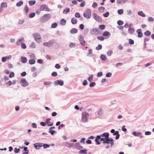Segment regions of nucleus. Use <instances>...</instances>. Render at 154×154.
I'll return each mask as SVG.
<instances>
[{
	"mask_svg": "<svg viewBox=\"0 0 154 154\" xmlns=\"http://www.w3.org/2000/svg\"><path fill=\"white\" fill-rule=\"evenodd\" d=\"M89 114L85 112H83L82 113V121L83 122H88V116Z\"/></svg>",
	"mask_w": 154,
	"mask_h": 154,
	"instance_id": "obj_1",
	"label": "nucleus"
},
{
	"mask_svg": "<svg viewBox=\"0 0 154 154\" xmlns=\"http://www.w3.org/2000/svg\"><path fill=\"white\" fill-rule=\"evenodd\" d=\"M84 17L87 19H90L91 16V11L90 9H87L83 13Z\"/></svg>",
	"mask_w": 154,
	"mask_h": 154,
	"instance_id": "obj_2",
	"label": "nucleus"
},
{
	"mask_svg": "<svg viewBox=\"0 0 154 154\" xmlns=\"http://www.w3.org/2000/svg\"><path fill=\"white\" fill-rule=\"evenodd\" d=\"M33 36L35 40L38 43H40L41 42V37L40 35L38 33H35L33 34Z\"/></svg>",
	"mask_w": 154,
	"mask_h": 154,
	"instance_id": "obj_3",
	"label": "nucleus"
},
{
	"mask_svg": "<svg viewBox=\"0 0 154 154\" xmlns=\"http://www.w3.org/2000/svg\"><path fill=\"white\" fill-rule=\"evenodd\" d=\"M51 17V15L50 14H46L42 16L41 18V20L42 22H45L49 19Z\"/></svg>",
	"mask_w": 154,
	"mask_h": 154,
	"instance_id": "obj_4",
	"label": "nucleus"
},
{
	"mask_svg": "<svg viewBox=\"0 0 154 154\" xmlns=\"http://www.w3.org/2000/svg\"><path fill=\"white\" fill-rule=\"evenodd\" d=\"M92 16L93 18L97 22H101L102 21V20L101 17L97 15L96 13H94L92 14Z\"/></svg>",
	"mask_w": 154,
	"mask_h": 154,
	"instance_id": "obj_5",
	"label": "nucleus"
},
{
	"mask_svg": "<svg viewBox=\"0 0 154 154\" xmlns=\"http://www.w3.org/2000/svg\"><path fill=\"white\" fill-rule=\"evenodd\" d=\"M91 34L98 35L100 34V31L97 28H95L91 29L90 31Z\"/></svg>",
	"mask_w": 154,
	"mask_h": 154,
	"instance_id": "obj_6",
	"label": "nucleus"
},
{
	"mask_svg": "<svg viewBox=\"0 0 154 154\" xmlns=\"http://www.w3.org/2000/svg\"><path fill=\"white\" fill-rule=\"evenodd\" d=\"M20 84L22 86L24 87L27 86L29 85L28 82L25 79H21Z\"/></svg>",
	"mask_w": 154,
	"mask_h": 154,
	"instance_id": "obj_7",
	"label": "nucleus"
},
{
	"mask_svg": "<svg viewBox=\"0 0 154 154\" xmlns=\"http://www.w3.org/2000/svg\"><path fill=\"white\" fill-rule=\"evenodd\" d=\"M40 10L41 11H50V9L48 6L45 5H42L40 7Z\"/></svg>",
	"mask_w": 154,
	"mask_h": 154,
	"instance_id": "obj_8",
	"label": "nucleus"
},
{
	"mask_svg": "<svg viewBox=\"0 0 154 154\" xmlns=\"http://www.w3.org/2000/svg\"><path fill=\"white\" fill-rule=\"evenodd\" d=\"M43 143H37L34 144V147L36 149H39L42 146Z\"/></svg>",
	"mask_w": 154,
	"mask_h": 154,
	"instance_id": "obj_9",
	"label": "nucleus"
},
{
	"mask_svg": "<svg viewBox=\"0 0 154 154\" xmlns=\"http://www.w3.org/2000/svg\"><path fill=\"white\" fill-rule=\"evenodd\" d=\"M79 39L81 44L83 46H84L85 43V42L84 39V38L82 35H80L79 37Z\"/></svg>",
	"mask_w": 154,
	"mask_h": 154,
	"instance_id": "obj_10",
	"label": "nucleus"
},
{
	"mask_svg": "<svg viewBox=\"0 0 154 154\" xmlns=\"http://www.w3.org/2000/svg\"><path fill=\"white\" fill-rule=\"evenodd\" d=\"M54 43V42L53 41L50 40L48 42H45L43 43L44 46H48V47H50L52 46Z\"/></svg>",
	"mask_w": 154,
	"mask_h": 154,
	"instance_id": "obj_11",
	"label": "nucleus"
},
{
	"mask_svg": "<svg viewBox=\"0 0 154 154\" xmlns=\"http://www.w3.org/2000/svg\"><path fill=\"white\" fill-rule=\"evenodd\" d=\"M54 83L55 85H59L60 86H62L63 85V81L60 80H56Z\"/></svg>",
	"mask_w": 154,
	"mask_h": 154,
	"instance_id": "obj_12",
	"label": "nucleus"
},
{
	"mask_svg": "<svg viewBox=\"0 0 154 154\" xmlns=\"http://www.w3.org/2000/svg\"><path fill=\"white\" fill-rule=\"evenodd\" d=\"M24 41V38L23 37L21 38V39H19L16 42V45H20V44L22 43Z\"/></svg>",
	"mask_w": 154,
	"mask_h": 154,
	"instance_id": "obj_13",
	"label": "nucleus"
},
{
	"mask_svg": "<svg viewBox=\"0 0 154 154\" xmlns=\"http://www.w3.org/2000/svg\"><path fill=\"white\" fill-rule=\"evenodd\" d=\"M137 32L138 34V36L139 38H141L143 36V34L141 32V30L139 29L137 30L136 31Z\"/></svg>",
	"mask_w": 154,
	"mask_h": 154,
	"instance_id": "obj_14",
	"label": "nucleus"
},
{
	"mask_svg": "<svg viewBox=\"0 0 154 154\" xmlns=\"http://www.w3.org/2000/svg\"><path fill=\"white\" fill-rule=\"evenodd\" d=\"M29 11V8L27 5L25 6L24 9L23 10V12L25 15H26Z\"/></svg>",
	"mask_w": 154,
	"mask_h": 154,
	"instance_id": "obj_15",
	"label": "nucleus"
},
{
	"mask_svg": "<svg viewBox=\"0 0 154 154\" xmlns=\"http://www.w3.org/2000/svg\"><path fill=\"white\" fill-rule=\"evenodd\" d=\"M109 134L108 132H105L103 133L102 134H101V137H105V138L106 139L109 138Z\"/></svg>",
	"mask_w": 154,
	"mask_h": 154,
	"instance_id": "obj_16",
	"label": "nucleus"
},
{
	"mask_svg": "<svg viewBox=\"0 0 154 154\" xmlns=\"http://www.w3.org/2000/svg\"><path fill=\"white\" fill-rule=\"evenodd\" d=\"M132 134L134 136L138 137L141 135V133L139 132H136L135 131H133L132 132Z\"/></svg>",
	"mask_w": 154,
	"mask_h": 154,
	"instance_id": "obj_17",
	"label": "nucleus"
},
{
	"mask_svg": "<svg viewBox=\"0 0 154 154\" xmlns=\"http://www.w3.org/2000/svg\"><path fill=\"white\" fill-rule=\"evenodd\" d=\"M127 0H117V3L119 4L122 5L126 2Z\"/></svg>",
	"mask_w": 154,
	"mask_h": 154,
	"instance_id": "obj_18",
	"label": "nucleus"
},
{
	"mask_svg": "<svg viewBox=\"0 0 154 154\" xmlns=\"http://www.w3.org/2000/svg\"><path fill=\"white\" fill-rule=\"evenodd\" d=\"M77 29L75 28L72 29L70 31V32L71 34H75L77 33Z\"/></svg>",
	"mask_w": 154,
	"mask_h": 154,
	"instance_id": "obj_19",
	"label": "nucleus"
},
{
	"mask_svg": "<svg viewBox=\"0 0 154 154\" xmlns=\"http://www.w3.org/2000/svg\"><path fill=\"white\" fill-rule=\"evenodd\" d=\"M128 32L130 34H132L134 31V28L132 27H129L128 29Z\"/></svg>",
	"mask_w": 154,
	"mask_h": 154,
	"instance_id": "obj_20",
	"label": "nucleus"
},
{
	"mask_svg": "<svg viewBox=\"0 0 154 154\" xmlns=\"http://www.w3.org/2000/svg\"><path fill=\"white\" fill-rule=\"evenodd\" d=\"M21 62L24 63H26L27 61L26 58L24 57H21Z\"/></svg>",
	"mask_w": 154,
	"mask_h": 154,
	"instance_id": "obj_21",
	"label": "nucleus"
},
{
	"mask_svg": "<svg viewBox=\"0 0 154 154\" xmlns=\"http://www.w3.org/2000/svg\"><path fill=\"white\" fill-rule=\"evenodd\" d=\"M70 9L68 8H66L65 9H64L63 11V13L64 14H66L69 12Z\"/></svg>",
	"mask_w": 154,
	"mask_h": 154,
	"instance_id": "obj_22",
	"label": "nucleus"
},
{
	"mask_svg": "<svg viewBox=\"0 0 154 154\" xmlns=\"http://www.w3.org/2000/svg\"><path fill=\"white\" fill-rule=\"evenodd\" d=\"M103 114V111L102 109H100L97 111V115L99 116H101Z\"/></svg>",
	"mask_w": 154,
	"mask_h": 154,
	"instance_id": "obj_23",
	"label": "nucleus"
},
{
	"mask_svg": "<svg viewBox=\"0 0 154 154\" xmlns=\"http://www.w3.org/2000/svg\"><path fill=\"white\" fill-rule=\"evenodd\" d=\"M71 23L73 24H76L77 23V20L75 18H73L71 19Z\"/></svg>",
	"mask_w": 154,
	"mask_h": 154,
	"instance_id": "obj_24",
	"label": "nucleus"
},
{
	"mask_svg": "<svg viewBox=\"0 0 154 154\" xmlns=\"http://www.w3.org/2000/svg\"><path fill=\"white\" fill-rule=\"evenodd\" d=\"M138 14L140 16L142 17H145L146 16L145 14L143 13L142 11L138 12Z\"/></svg>",
	"mask_w": 154,
	"mask_h": 154,
	"instance_id": "obj_25",
	"label": "nucleus"
},
{
	"mask_svg": "<svg viewBox=\"0 0 154 154\" xmlns=\"http://www.w3.org/2000/svg\"><path fill=\"white\" fill-rule=\"evenodd\" d=\"M7 5L6 2H2L1 4V7L3 9L4 8H6Z\"/></svg>",
	"mask_w": 154,
	"mask_h": 154,
	"instance_id": "obj_26",
	"label": "nucleus"
},
{
	"mask_svg": "<svg viewBox=\"0 0 154 154\" xmlns=\"http://www.w3.org/2000/svg\"><path fill=\"white\" fill-rule=\"evenodd\" d=\"M75 147L77 148H82V147L80 145L79 143H76L75 144Z\"/></svg>",
	"mask_w": 154,
	"mask_h": 154,
	"instance_id": "obj_27",
	"label": "nucleus"
},
{
	"mask_svg": "<svg viewBox=\"0 0 154 154\" xmlns=\"http://www.w3.org/2000/svg\"><path fill=\"white\" fill-rule=\"evenodd\" d=\"M23 4V2L21 1H20L16 4V6L17 7H19L21 6Z\"/></svg>",
	"mask_w": 154,
	"mask_h": 154,
	"instance_id": "obj_28",
	"label": "nucleus"
},
{
	"mask_svg": "<svg viewBox=\"0 0 154 154\" xmlns=\"http://www.w3.org/2000/svg\"><path fill=\"white\" fill-rule=\"evenodd\" d=\"M35 0H30L29 1V3L30 6H32L35 4Z\"/></svg>",
	"mask_w": 154,
	"mask_h": 154,
	"instance_id": "obj_29",
	"label": "nucleus"
},
{
	"mask_svg": "<svg viewBox=\"0 0 154 154\" xmlns=\"http://www.w3.org/2000/svg\"><path fill=\"white\" fill-rule=\"evenodd\" d=\"M66 21L63 19H62L60 21V23L63 25H65L66 23Z\"/></svg>",
	"mask_w": 154,
	"mask_h": 154,
	"instance_id": "obj_30",
	"label": "nucleus"
},
{
	"mask_svg": "<svg viewBox=\"0 0 154 154\" xmlns=\"http://www.w3.org/2000/svg\"><path fill=\"white\" fill-rule=\"evenodd\" d=\"M111 138H108L106 139V140H105V141L103 142V143H107V144H109L110 143V141H109L110 139H111Z\"/></svg>",
	"mask_w": 154,
	"mask_h": 154,
	"instance_id": "obj_31",
	"label": "nucleus"
},
{
	"mask_svg": "<svg viewBox=\"0 0 154 154\" xmlns=\"http://www.w3.org/2000/svg\"><path fill=\"white\" fill-rule=\"evenodd\" d=\"M144 34L146 36H149L151 34V32L149 30H147L144 33Z\"/></svg>",
	"mask_w": 154,
	"mask_h": 154,
	"instance_id": "obj_32",
	"label": "nucleus"
},
{
	"mask_svg": "<svg viewBox=\"0 0 154 154\" xmlns=\"http://www.w3.org/2000/svg\"><path fill=\"white\" fill-rule=\"evenodd\" d=\"M35 63V61L34 59H32L29 60V63L31 65Z\"/></svg>",
	"mask_w": 154,
	"mask_h": 154,
	"instance_id": "obj_33",
	"label": "nucleus"
},
{
	"mask_svg": "<svg viewBox=\"0 0 154 154\" xmlns=\"http://www.w3.org/2000/svg\"><path fill=\"white\" fill-rule=\"evenodd\" d=\"M105 8L104 7H101L98 8V10L101 12H103Z\"/></svg>",
	"mask_w": 154,
	"mask_h": 154,
	"instance_id": "obj_34",
	"label": "nucleus"
},
{
	"mask_svg": "<svg viewBox=\"0 0 154 154\" xmlns=\"http://www.w3.org/2000/svg\"><path fill=\"white\" fill-rule=\"evenodd\" d=\"M30 47L32 48H35V44L34 42H32L29 46Z\"/></svg>",
	"mask_w": 154,
	"mask_h": 154,
	"instance_id": "obj_35",
	"label": "nucleus"
},
{
	"mask_svg": "<svg viewBox=\"0 0 154 154\" xmlns=\"http://www.w3.org/2000/svg\"><path fill=\"white\" fill-rule=\"evenodd\" d=\"M99 27L100 29H104L105 28V26L104 25H100Z\"/></svg>",
	"mask_w": 154,
	"mask_h": 154,
	"instance_id": "obj_36",
	"label": "nucleus"
},
{
	"mask_svg": "<svg viewBox=\"0 0 154 154\" xmlns=\"http://www.w3.org/2000/svg\"><path fill=\"white\" fill-rule=\"evenodd\" d=\"M112 53V50H109L107 52V54L108 56H110Z\"/></svg>",
	"mask_w": 154,
	"mask_h": 154,
	"instance_id": "obj_37",
	"label": "nucleus"
},
{
	"mask_svg": "<svg viewBox=\"0 0 154 154\" xmlns=\"http://www.w3.org/2000/svg\"><path fill=\"white\" fill-rule=\"evenodd\" d=\"M118 13L120 15H121L123 14V11L122 9H120L118 11Z\"/></svg>",
	"mask_w": 154,
	"mask_h": 154,
	"instance_id": "obj_38",
	"label": "nucleus"
},
{
	"mask_svg": "<svg viewBox=\"0 0 154 154\" xmlns=\"http://www.w3.org/2000/svg\"><path fill=\"white\" fill-rule=\"evenodd\" d=\"M87 150L86 149L81 150L79 152V153L80 154H85L86 153Z\"/></svg>",
	"mask_w": 154,
	"mask_h": 154,
	"instance_id": "obj_39",
	"label": "nucleus"
},
{
	"mask_svg": "<svg viewBox=\"0 0 154 154\" xmlns=\"http://www.w3.org/2000/svg\"><path fill=\"white\" fill-rule=\"evenodd\" d=\"M101 59L103 61H105L106 60V57L104 55H102L101 56Z\"/></svg>",
	"mask_w": 154,
	"mask_h": 154,
	"instance_id": "obj_40",
	"label": "nucleus"
},
{
	"mask_svg": "<svg viewBox=\"0 0 154 154\" xmlns=\"http://www.w3.org/2000/svg\"><path fill=\"white\" fill-rule=\"evenodd\" d=\"M42 146H43L44 149H45L49 147L50 146V145L47 144H43Z\"/></svg>",
	"mask_w": 154,
	"mask_h": 154,
	"instance_id": "obj_41",
	"label": "nucleus"
},
{
	"mask_svg": "<svg viewBox=\"0 0 154 154\" xmlns=\"http://www.w3.org/2000/svg\"><path fill=\"white\" fill-rule=\"evenodd\" d=\"M109 34V33L108 31L105 32L103 34V35L104 36H107Z\"/></svg>",
	"mask_w": 154,
	"mask_h": 154,
	"instance_id": "obj_42",
	"label": "nucleus"
},
{
	"mask_svg": "<svg viewBox=\"0 0 154 154\" xmlns=\"http://www.w3.org/2000/svg\"><path fill=\"white\" fill-rule=\"evenodd\" d=\"M57 24L56 23H54L52 24L51 27L52 28H56L57 26Z\"/></svg>",
	"mask_w": 154,
	"mask_h": 154,
	"instance_id": "obj_43",
	"label": "nucleus"
},
{
	"mask_svg": "<svg viewBox=\"0 0 154 154\" xmlns=\"http://www.w3.org/2000/svg\"><path fill=\"white\" fill-rule=\"evenodd\" d=\"M93 75H91L88 78V81L89 82H91L93 80Z\"/></svg>",
	"mask_w": 154,
	"mask_h": 154,
	"instance_id": "obj_44",
	"label": "nucleus"
},
{
	"mask_svg": "<svg viewBox=\"0 0 154 154\" xmlns=\"http://www.w3.org/2000/svg\"><path fill=\"white\" fill-rule=\"evenodd\" d=\"M96 83L95 82H91L89 84V86L90 87H92L95 86Z\"/></svg>",
	"mask_w": 154,
	"mask_h": 154,
	"instance_id": "obj_45",
	"label": "nucleus"
},
{
	"mask_svg": "<svg viewBox=\"0 0 154 154\" xmlns=\"http://www.w3.org/2000/svg\"><path fill=\"white\" fill-rule=\"evenodd\" d=\"M109 15V12H107L106 13L103 14V15L104 17H108Z\"/></svg>",
	"mask_w": 154,
	"mask_h": 154,
	"instance_id": "obj_46",
	"label": "nucleus"
},
{
	"mask_svg": "<svg viewBox=\"0 0 154 154\" xmlns=\"http://www.w3.org/2000/svg\"><path fill=\"white\" fill-rule=\"evenodd\" d=\"M92 50L91 49H90L88 50V53L87 54V56H91L90 55L92 54Z\"/></svg>",
	"mask_w": 154,
	"mask_h": 154,
	"instance_id": "obj_47",
	"label": "nucleus"
},
{
	"mask_svg": "<svg viewBox=\"0 0 154 154\" xmlns=\"http://www.w3.org/2000/svg\"><path fill=\"white\" fill-rule=\"evenodd\" d=\"M117 24L119 25H121L123 24V22L121 20H119L117 21Z\"/></svg>",
	"mask_w": 154,
	"mask_h": 154,
	"instance_id": "obj_48",
	"label": "nucleus"
},
{
	"mask_svg": "<svg viewBox=\"0 0 154 154\" xmlns=\"http://www.w3.org/2000/svg\"><path fill=\"white\" fill-rule=\"evenodd\" d=\"M102 48V46L101 45H99L97 47H96V50H98L101 49Z\"/></svg>",
	"mask_w": 154,
	"mask_h": 154,
	"instance_id": "obj_49",
	"label": "nucleus"
},
{
	"mask_svg": "<svg viewBox=\"0 0 154 154\" xmlns=\"http://www.w3.org/2000/svg\"><path fill=\"white\" fill-rule=\"evenodd\" d=\"M49 133H50L52 135H53L56 132L54 131L51 129H49Z\"/></svg>",
	"mask_w": 154,
	"mask_h": 154,
	"instance_id": "obj_50",
	"label": "nucleus"
},
{
	"mask_svg": "<svg viewBox=\"0 0 154 154\" xmlns=\"http://www.w3.org/2000/svg\"><path fill=\"white\" fill-rule=\"evenodd\" d=\"M35 15V13H32L30 14L29 15V17L30 18H33L34 17Z\"/></svg>",
	"mask_w": 154,
	"mask_h": 154,
	"instance_id": "obj_51",
	"label": "nucleus"
},
{
	"mask_svg": "<svg viewBox=\"0 0 154 154\" xmlns=\"http://www.w3.org/2000/svg\"><path fill=\"white\" fill-rule=\"evenodd\" d=\"M51 120L50 118H48L46 120V123L48 126V125H49L50 124V121Z\"/></svg>",
	"mask_w": 154,
	"mask_h": 154,
	"instance_id": "obj_52",
	"label": "nucleus"
},
{
	"mask_svg": "<svg viewBox=\"0 0 154 154\" xmlns=\"http://www.w3.org/2000/svg\"><path fill=\"white\" fill-rule=\"evenodd\" d=\"M75 16L76 18H79L80 17V14L78 12L76 13Z\"/></svg>",
	"mask_w": 154,
	"mask_h": 154,
	"instance_id": "obj_53",
	"label": "nucleus"
},
{
	"mask_svg": "<svg viewBox=\"0 0 154 154\" xmlns=\"http://www.w3.org/2000/svg\"><path fill=\"white\" fill-rule=\"evenodd\" d=\"M97 38L99 40H100L101 41H103L104 39V38L103 36H98L97 37Z\"/></svg>",
	"mask_w": 154,
	"mask_h": 154,
	"instance_id": "obj_54",
	"label": "nucleus"
},
{
	"mask_svg": "<svg viewBox=\"0 0 154 154\" xmlns=\"http://www.w3.org/2000/svg\"><path fill=\"white\" fill-rule=\"evenodd\" d=\"M51 75L53 76L56 77L57 76V74L56 72H54L52 73Z\"/></svg>",
	"mask_w": 154,
	"mask_h": 154,
	"instance_id": "obj_55",
	"label": "nucleus"
},
{
	"mask_svg": "<svg viewBox=\"0 0 154 154\" xmlns=\"http://www.w3.org/2000/svg\"><path fill=\"white\" fill-rule=\"evenodd\" d=\"M20 151V149H17V148H15L14 149V152L15 153H18Z\"/></svg>",
	"mask_w": 154,
	"mask_h": 154,
	"instance_id": "obj_56",
	"label": "nucleus"
},
{
	"mask_svg": "<svg viewBox=\"0 0 154 154\" xmlns=\"http://www.w3.org/2000/svg\"><path fill=\"white\" fill-rule=\"evenodd\" d=\"M43 84L45 85H49L51 84V82H44Z\"/></svg>",
	"mask_w": 154,
	"mask_h": 154,
	"instance_id": "obj_57",
	"label": "nucleus"
},
{
	"mask_svg": "<svg viewBox=\"0 0 154 154\" xmlns=\"http://www.w3.org/2000/svg\"><path fill=\"white\" fill-rule=\"evenodd\" d=\"M129 43L130 44L133 45L134 44V41L133 40L129 39Z\"/></svg>",
	"mask_w": 154,
	"mask_h": 154,
	"instance_id": "obj_58",
	"label": "nucleus"
},
{
	"mask_svg": "<svg viewBox=\"0 0 154 154\" xmlns=\"http://www.w3.org/2000/svg\"><path fill=\"white\" fill-rule=\"evenodd\" d=\"M109 141H110L111 144V146H112L114 144V143L113 142V140L111 138V139H110Z\"/></svg>",
	"mask_w": 154,
	"mask_h": 154,
	"instance_id": "obj_59",
	"label": "nucleus"
},
{
	"mask_svg": "<svg viewBox=\"0 0 154 154\" xmlns=\"http://www.w3.org/2000/svg\"><path fill=\"white\" fill-rule=\"evenodd\" d=\"M103 75V73L101 72H98L97 74V76L98 77H100L101 76Z\"/></svg>",
	"mask_w": 154,
	"mask_h": 154,
	"instance_id": "obj_60",
	"label": "nucleus"
},
{
	"mask_svg": "<svg viewBox=\"0 0 154 154\" xmlns=\"http://www.w3.org/2000/svg\"><path fill=\"white\" fill-rule=\"evenodd\" d=\"M85 1H83L81 3V4L80 5V6L81 7H83L85 6Z\"/></svg>",
	"mask_w": 154,
	"mask_h": 154,
	"instance_id": "obj_61",
	"label": "nucleus"
},
{
	"mask_svg": "<svg viewBox=\"0 0 154 154\" xmlns=\"http://www.w3.org/2000/svg\"><path fill=\"white\" fill-rule=\"evenodd\" d=\"M21 47L23 49H25L26 48V45L24 43H22L21 44Z\"/></svg>",
	"mask_w": 154,
	"mask_h": 154,
	"instance_id": "obj_62",
	"label": "nucleus"
},
{
	"mask_svg": "<svg viewBox=\"0 0 154 154\" xmlns=\"http://www.w3.org/2000/svg\"><path fill=\"white\" fill-rule=\"evenodd\" d=\"M112 73L111 72H108L106 74V76L107 77H110L112 75Z\"/></svg>",
	"mask_w": 154,
	"mask_h": 154,
	"instance_id": "obj_63",
	"label": "nucleus"
},
{
	"mask_svg": "<svg viewBox=\"0 0 154 154\" xmlns=\"http://www.w3.org/2000/svg\"><path fill=\"white\" fill-rule=\"evenodd\" d=\"M14 75V73L13 72H11L10 74L9 75V77L10 78H11L13 77Z\"/></svg>",
	"mask_w": 154,
	"mask_h": 154,
	"instance_id": "obj_64",
	"label": "nucleus"
}]
</instances>
